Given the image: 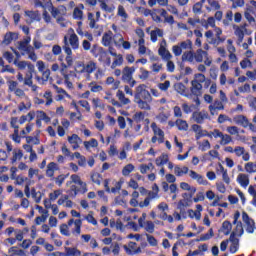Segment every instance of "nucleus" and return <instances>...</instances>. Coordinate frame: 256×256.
<instances>
[{"label": "nucleus", "instance_id": "473e14b6", "mask_svg": "<svg viewBox=\"0 0 256 256\" xmlns=\"http://www.w3.org/2000/svg\"><path fill=\"white\" fill-rule=\"evenodd\" d=\"M169 163V155L162 154L155 160V164L157 167H162V165H167Z\"/></svg>", "mask_w": 256, "mask_h": 256}, {"label": "nucleus", "instance_id": "338daca9", "mask_svg": "<svg viewBox=\"0 0 256 256\" xmlns=\"http://www.w3.org/2000/svg\"><path fill=\"white\" fill-rule=\"evenodd\" d=\"M205 79H207V77H205V74L203 73H198L194 75V80L197 83H199L200 85H202L203 81H205Z\"/></svg>", "mask_w": 256, "mask_h": 256}, {"label": "nucleus", "instance_id": "680f3d73", "mask_svg": "<svg viewBox=\"0 0 256 256\" xmlns=\"http://www.w3.org/2000/svg\"><path fill=\"white\" fill-rule=\"evenodd\" d=\"M44 99H46V107H49V105L53 103V94L51 93V91H46L44 93Z\"/></svg>", "mask_w": 256, "mask_h": 256}, {"label": "nucleus", "instance_id": "20e7f679", "mask_svg": "<svg viewBox=\"0 0 256 256\" xmlns=\"http://www.w3.org/2000/svg\"><path fill=\"white\" fill-rule=\"evenodd\" d=\"M59 169V164H57L56 162L48 163L46 167V177H49L51 181H55L58 187H61V185L65 183V179L69 177V174H60L57 177H55V171H59Z\"/></svg>", "mask_w": 256, "mask_h": 256}, {"label": "nucleus", "instance_id": "79ce46f5", "mask_svg": "<svg viewBox=\"0 0 256 256\" xmlns=\"http://www.w3.org/2000/svg\"><path fill=\"white\" fill-rule=\"evenodd\" d=\"M116 59L112 62L111 69H115L116 67H121L123 65V55L122 54H117Z\"/></svg>", "mask_w": 256, "mask_h": 256}, {"label": "nucleus", "instance_id": "393cba45", "mask_svg": "<svg viewBox=\"0 0 256 256\" xmlns=\"http://www.w3.org/2000/svg\"><path fill=\"white\" fill-rule=\"evenodd\" d=\"M160 17H164V23H169V25H175V18L173 16H167V10L161 8L156 10Z\"/></svg>", "mask_w": 256, "mask_h": 256}, {"label": "nucleus", "instance_id": "6e6552de", "mask_svg": "<svg viewBox=\"0 0 256 256\" xmlns=\"http://www.w3.org/2000/svg\"><path fill=\"white\" fill-rule=\"evenodd\" d=\"M134 99H141L142 101H153L151 93L147 90V85L140 84L136 88V93L134 94Z\"/></svg>", "mask_w": 256, "mask_h": 256}, {"label": "nucleus", "instance_id": "a19ab883", "mask_svg": "<svg viewBox=\"0 0 256 256\" xmlns=\"http://www.w3.org/2000/svg\"><path fill=\"white\" fill-rule=\"evenodd\" d=\"M232 233H235V237H242L243 233H245V229H243V222L239 221L236 223V228Z\"/></svg>", "mask_w": 256, "mask_h": 256}, {"label": "nucleus", "instance_id": "7c9ffc66", "mask_svg": "<svg viewBox=\"0 0 256 256\" xmlns=\"http://www.w3.org/2000/svg\"><path fill=\"white\" fill-rule=\"evenodd\" d=\"M65 252L63 256H79L81 255V252L79 249L76 247H65L64 248Z\"/></svg>", "mask_w": 256, "mask_h": 256}, {"label": "nucleus", "instance_id": "c03bdc74", "mask_svg": "<svg viewBox=\"0 0 256 256\" xmlns=\"http://www.w3.org/2000/svg\"><path fill=\"white\" fill-rule=\"evenodd\" d=\"M88 21H89L90 29H98L97 27L98 20H95V14L88 12Z\"/></svg>", "mask_w": 256, "mask_h": 256}, {"label": "nucleus", "instance_id": "aec40b11", "mask_svg": "<svg viewBox=\"0 0 256 256\" xmlns=\"http://www.w3.org/2000/svg\"><path fill=\"white\" fill-rule=\"evenodd\" d=\"M229 241L231 243L229 248L230 253H237L239 251V238L235 237V232H231Z\"/></svg>", "mask_w": 256, "mask_h": 256}, {"label": "nucleus", "instance_id": "69168bd1", "mask_svg": "<svg viewBox=\"0 0 256 256\" xmlns=\"http://www.w3.org/2000/svg\"><path fill=\"white\" fill-rule=\"evenodd\" d=\"M240 67L241 69H247V67H253V63L251 62V60H249V58H244L240 62Z\"/></svg>", "mask_w": 256, "mask_h": 256}, {"label": "nucleus", "instance_id": "603ef678", "mask_svg": "<svg viewBox=\"0 0 256 256\" xmlns=\"http://www.w3.org/2000/svg\"><path fill=\"white\" fill-rule=\"evenodd\" d=\"M220 139V145H229L233 141V138L229 134L223 133Z\"/></svg>", "mask_w": 256, "mask_h": 256}, {"label": "nucleus", "instance_id": "423d86ee", "mask_svg": "<svg viewBox=\"0 0 256 256\" xmlns=\"http://www.w3.org/2000/svg\"><path fill=\"white\" fill-rule=\"evenodd\" d=\"M135 71H137V67H124V69L122 70L123 83H127L128 85H130V87H135V85H137V81L133 79V73H135Z\"/></svg>", "mask_w": 256, "mask_h": 256}, {"label": "nucleus", "instance_id": "0e129e2a", "mask_svg": "<svg viewBox=\"0 0 256 256\" xmlns=\"http://www.w3.org/2000/svg\"><path fill=\"white\" fill-rule=\"evenodd\" d=\"M199 149L200 151H207L211 149V143L209 142V140H203V142L199 144Z\"/></svg>", "mask_w": 256, "mask_h": 256}, {"label": "nucleus", "instance_id": "bf43d9fd", "mask_svg": "<svg viewBox=\"0 0 256 256\" xmlns=\"http://www.w3.org/2000/svg\"><path fill=\"white\" fill-rule=\"evenodd\" d=\"M60 233L64 235V237H70L71 232H69V226L67 224L60 225Z\"/></svg>", "mask_w": 256, "mask_h": 256}, {"label": "nucleus", "instance_id": "5701e85b", "mask_svg": "<svg viewBox=\"0 0 256 256\" xmlns=\"http://www.w3.org/2000/svg\"><path fill=\"white\" fill-rule=\"evenodd\" d=\"M17 39H19V33L17 32H7L4 35V39L2 41L3 45H11V43H13V41H17Z\"/></svg>", "mask_w": 256, "mask_h": 256}, {"label": "nucleus", "instance_id": "4be33fe9", "mask_svg": "<svg viewBox=\"0 0 256 256\" xmlns=\"http://www.w3.org/2000/svg\"><path fill=\"white\" fill-rule=\"evenodd\" d=\"M253 15H255V9L253 6L247 7L244 12V17L246 21H248L249 25H255L256 23L255 17H253Z\"/></svg>", "mask_w": 256, "mask_h": 256}, {"label": "nucleus", "instance_id": "09e8293b", "mask_svg": "<svg viewBox=\"0 0 256 256\" xmlns=\"http://www.w3.org/2000/svg\"><path fill=\"white\" fill-rule=\"evenodd\" d=\"M91 181L96 185H101V181H103V176L100 173L95 172L91 175Z\"/></svg>", "mask_w": 256, "mask_h": 256}, {"label": "nucleus", "instance_id": "2f4dec72", "mask_svg": "<svg viewBox=\"0 0 256 256\" xmlns=\"http://www.w3.org/2000/svg\"><path fill=\"white\" fill-rule=\"evenodd\" d=\"M116 97H118L120 104L123 105H129L131 103V100L127 97H125V93H123V90H118L116 93Z\"/></svg>", "mask_w": 256, "mask_h": 256}, {"label": "nucleus", "instance_id": "f03ea898", "mask_svg": "<svg viewBox=\"0 0 256 256\" xmlns=\"http://www.w3.org/2000/svg\"><path fill=\"white\" fill-rule=\"evenodd\" d=\"M174 173L176 177H183V175H187L189 173V177H191L194 181H197L198 185H209V181L205 179V177L199 173H197L195 170H189V167H179L175 166Z\"/></svg>", "mask_w": 256, "mask_h": 256}, {"label": "nucleus", "instance_id": "de8ad7c7", "mask_svg": "<svg viewBox=\"0 0 256 256\" xmlns=\"http://www.w3.org/2000/svg\"><path fill=\"white\" fill-rule=\"evenodd\" d=\"M64 46L62 47L63 51L66 53V55H73V50L69 46V40L67 36H64Z\"/></svg>", "mask_w": 256, "mask_h": 256}, {"label": "nucleus", "instance_id": "cd10ccee", "mask_svg": "<svg viewBox=\"0 0 256 256\" xmlns=\"http://www.w3.org/2000/svg\"><path fill=\"white\" fill-rule=\"evenodd\" d=\"M158 53L160 57H162V59H164L165 61H169L173 57V55H171V52H169V50H167V48L163 46L158 49Z\"/></svg>", "mask_w": 256, "mask_h": 256}, {"label": "nucleus", "instance_id": "412c9836", "mask_svg": "<svg viewBox=\"0 0 256 256\" xmlns=\"http://www.w3.org/2000/svg\"><path fill=\"white\" fill-rule=\"evenodd\" d=\"M180 189H183V191H191V193H184L182 195V197L185 199V197H189V199H191V197H193V195H195V193L197 192V188L192 187L191 185H189V183L187 182H181L180 183Z\"/></svg>", "mask_w": 256, "mask_h": 256}, {"label": "nucleus", "instance_id": "2eb2a0df", "mask_svg": "<svg viewBox=\"0 0 256 256\" xmlns=\"http://www.w3.org/2000/svg\"><path fill=\"white\" fill-rule=\"evenodd\" d=\"M69 32V44L72 47V49L74 51H77V49H79V36H77V34H75V30H73V28H70L68 30Z\"/></svg>", "mask_w": 256, "mask_h": 256}, {"label": "nucleus", "instance_id": "052dcab7", "mask_svg": "<svg viewBox=\"0 0 256 256\" xmlns=\"http://www.w3.org/2000/svg\"><path fill=\"white\" fill-rule=\"evenodd\" d=\"M117 15L119 17H122V19H128L129 18V14H127V11H125V7H123V5H119L118 6V13Z\"/></svg>", "mask_w": 256, "mask_h": 256}, {"label": "nucleus", "instance_id": "b1692460", "mask_svg": "<svg viewBox=\"0 0 256 256\" xmlns=\"http://www.w3.org/2000/svg\"><path fill=\"white\" fill-rule=\"evenodd\" d=\"M210 111V115H217V111H223L225 109V105H223L222 101L216 100L213 105L208 107Z\"/></svg>", "mask_w": 256, "mask_h": 256}, {"label": "nucleus", "instance_id": "774afa93", "mask_svg": "<svg viewBox=\"0 0 256 256\" xmlns=\"http://www.w3.org/2000/svg\"><path fill=\"white\" fill-rule=\"evenodd\" d=\"M73 18L78 19V20L83 19V11L81 9L77 8V7L74 8Z\"/></svg>", "mask_w": 256, "mask_h": 256}, {"label": "nucleus", "instance_id": "72a5a7b5", "mask_svg": "<svg viewBox=\"0 0 256 256\" xmlns=\"http://www.w3.org/2000/svg\"><path fill=\"white\" fill-rule=\"evenodd\" d=\"M189 203L187 200L183 199L178 202L177 209L180 210V215H182L183 219H187V216L185 215V207H188Z\"/></svg>", "mask_w": 256, "mask_h": 256}, {"label": "nucleus", "instance_id": "6ab92c4d", "mask_svg": "<svg viewBox=\"0 0 256 256\" xmlns=\"http://www.w3.org/2000/svg\"><path fill=\"white\" fill-rule=\"evenodd\" d=\"M191 129L194 133H196L195 135V139L196 141H199V139L203 138V137H207V130H203V127H201V125L199 124H193L191 126Z\"/></svg>", "mask_w": 256, "mask_h": 256}, {"label": "nucleus", "instance_id": "e433bc0d", "mask_svg": "<svg viewBox=\"0 0 256 256\" xmlns=\"http://www.w3.org/2000/svg\"><path fill=\"white\" fill-rule=\"evenodd\" d=\"M179 46L184 51H193V41H191V39L180 42Z\"/></svg>", "mask_w": 256, "mask_h": 256}, {"label": "nucleus", "instance_id": "c9c22d12", "mask_svg": "<svg viewBox=\"0 0 256 256\" xmlns=\"http://www.w3.org/2000/svg\"><path fill=\"white\" fill-rule=\"evenodd\" d=\"M175 125L178 128V131H188L189 129V124L183 119H177Z\"/></svg>", "mask_w": 256, "mask_h": 256}, {"label": "nucleus", "instance_id": "9d476101", "mask_svg": "<svg viewBox=\"0 0 256 256\" xmlns=\"http://www.w3.org/2000/svg\"><path fill=\"white\" fill-rule=\"evenodd\" d=\"M14 181H16V185H23V183L26 182L24 193L26 197H31V180L28 177L18 175L14 178Z\"/></svg>", "mask_w": 256, "mask_h": 256}, {"label": "nucleus", "instance_id": "a878e982", "mask_svg": "<svg viewBox=\"0 0 256 256\" xmlns=\"http://www.w3.org/2000/svg\"><path fill=\"white\" fill-rule=\"evenodd\" d=\"M70 179L72 181V183H75L76 185H80V187H82V189L84 190V192H87V183L83 182L81 180V177H79V175L77 174H72L70 176Z\"/></svg>", "mask_w": 256, "mask_h": 256}, {"label": "nucleus", "instance_id": "5fc2aeb1", "mask_svg": "<svg viewBox=\"0 0 256 256\" xmlns=\"http://www.w3.org/2000/svg\"><path fill=\"white\" fill-rule=\"evenodd\" d=\"M145 120V112H136L133 115V121H135V123H141V121Z\"/></svg>", "mask_w": 256, "mask_h": 256}, {"label": "nucleus", "instance_id": "39448f33", "mask_svg": "<svg viewBox=\"0 0 256 256\" xmlns=\"http://www.w3.org/2000/svg\"><path fill=\"white\" fill-rule=\"evenodd\" d=\"M34 7H36V9H39V7L41 9H48L54 19H57V16L61 15V11L57 7L53 6V2H51V0L46 2L34 0Z\"/></svg>", "mask_w": 256, "mask_h": 256}, {"label": "nucleus", "instance_id": "4468645a", "mask_svg": "<svg viewBox=\"0 0 256 256\" xmlns=\"http://www.w3.org/2000/svg\"><path fill=\"white\" fill-rule=\"evenodd\" d=\"M234 123H236V125H240L241 127H244V129H247V127H249L250 129H253V127H255L253 125V123L249 122V119H247L246 116L244 115H237L233 118Z\"/></svg>", "mask_w": 256, "mask_h": 256}, {"label": "nucleus", "instance_id": "e2e57ef3", "mask_svg": "<svg viewBox=\"0 0 256 256\" xmlns=\"http://www.w3.org/2000/svg\"><path fill=\"white\" fill-rule=\"evenodd\" d=\"M14 65H17L18 69H20V71H23L24 69L27 68V66L29 65V62L14 60Z\"/></svg>", "mask_w": 256, "mask_h": 256}, {"label": "nucleus", "instance_id": "13d9d810", "mask_svg": "<svg viewBox=\"0 0 256 256\" xmlns=\"http://www.w3.org/2000/svg\"><path fill=\"white\" fill-rule=\"evenodd\" d=\"M67 193L68 197H72L73 199H75V197H77V193H79V188H77L76 185H72Z\"/></svg>", "mask_w": 256, "mask_h": 256}, {"label": "nucleus", "instance_id": "7ed1b4c3", "mask_svg": "<svg viewBox=\"0 0 256 256\" xmlns=\"http://www.w3.org/2000/svg\"><path fill=\"white\" fill-rule=\"evenodd\" d=\"M90 53L94 59H98L99 63H104V67H111V57L109 52L105 48L94 44L90 50Z\"/></svg>", "mask_w": 256, "mask_h": 256}, {"label": "nucleus", "instance_id": "f8f14e48", "mask_svg": "<svg viewBox=\"0 0 256 256\" xmlns=\"http://www.w3.org/2000/svg\"><path fill=\"white\" fill-rule=\"evenodd\" d=\"M192 119L198 125H203V123H205V120L209 119V112L205 111V110L195 111V112L192 113Z\"/></svg>", "mask_w": 256, "mask_h": 256}, {"label": "nucleus", "instance_id": "864d4df0", "mask_svg": "<svg viewBox=\"0 0 256 256\" xmlns=\"http://www.w3.org/2000/svg\"><path fill=\"white\" fill-rule=\"evenodd\" d=\"M68 141L71 145H74V149H77L79 147L78 141H79V135L72 134V136L68 137Z\"/></svg>", "mask_w": 256, "mask_h": 256}, {"label": "nucleus", "instance_id": "4d7b16f0", "mask_svg": "<svg viewBox=\"0 0 256 256\" xmlns=\"http://www.w3.org/2000/svg\"><path fill=\"white\" fill-rule=\"evenodd\" d=\"M98 146H99V142L95 138H92L90 141H85L84 142V147L86 149H89V147L95 148V147H98Z\"/></svg>", "mask_w": 256, "mask_h": 256}, {"label": "nucleus", "instance_id": "a211bd4d", "mask_svg": "<svg viewBox=\"0 0 256 256\" xmlns=\"http://www.w3.org/2000/svg\"><path fill=\"white\" fill-rule=\"evenodd\" d=\"M174 90L179 93L180 95H183V97H188L190 99L191 94H189V89H187V86L183 84V82H177L174 84Z\"/></svg>", "mask_w": 256, "mask_h": 256}, {"label": "nucleus", "instance_id": "8fccbe9b", "mask_svg": "<svg viewBox=\"0 0 256 256\" xmlns=\"http://www.w3.org/2000/svg\"><path fill=\"white\" fill-rule=\"evenodd\" d=\"M246 173H256V163L247 162L244 166Z\"/></svg>", "mask_w": 256, "mask_h": 256}, {"label": "nucleus", "instance_id": "9b49d317", "mask_svg": "<svg viewBox=\"0 0 256 256\" xmlns=\"http://www.w3.org/2000/svg\"><path fill=\"white\" fill-rule=\"evenodd\" d=\"M65 61L67 64H65L64 62L61 63V70L60 73L61 75H63L64 79H65V83H67L69 81V74H67V67H73V55H67L65 58Z\"/></svg>", "mask_w": 256, "mask_h": 256}, {"label": "nucleus", "instance_id": "6e6d98bb", "mask_svg": "<svg viewBox=\"0 0 256 256\" xmlns=\"http://www.w3.org/2000/svg\"><path fill=\"white\" fill-rule=\"evenodd\" d=\"M144 229L147 233H155V223L153 221H146Z\"/></svg>", "mask_w": 256, "mask_h": 256}, {"label": "nucleus", "instance_id": "4c0bfd02", "mask_svg": "<svg viewBox=\"0 0 256 256\" xmlns=\"http://www.w3.org/2000/svg\"><path fill=\"white\" fill-rule=\"evenodd\" d=\"M26 17H29L31 21H41V17L39 16V11H33V10H28L25 11Z\"/></svg>", "mask_w": 256, "mask_h": 256}, {"label": "nucleus", "instance_id": "37998d69", "mask_svg": "<svg viewBox=\"0 0 256 256\" xmlns=\"http://www.w3.org/2000/svg\"><path fill=\"white\" fill-rule=\"evenodd\" d=\"M133 171H135V166L133 164H127L122 169V175L124 177H128V175H131V173H133Z\"/></svg>", "mask_w": 256, "mask_h": 256}, {"label": "nucleus", "instance_id": "a18cd8bd", "mask_svg": "<svg viewBox=\"0 0 256 256\" xmlns=\"http://www.w3.org/2000/svg\"><path fill=\"white\" fill-rule=\"evenodd\" d=\"M8 253H13L14 256H26L25 250L23 249H17V246H12L9 248Z\"/></svg>", "mask_w": 256, "mask_h": 256}, {"label": "nucleus", "instance_id": "ea45409f", "mask_svg": "<svg viewBox=\"0 0 256 256\" xmlns=\"http://www.w3.org/2000/svg\"><path fill=\"white\" fill-rule=\"evenodd\" d=\"M206 0H201L200 2H197L193 5L192 11L196 15H201L203 13V4Z\"/></svg>", "mask_w": 256, "mask_h": 256}, {"label": "nucleus", "instance_id": "f704fd0d", "mask_svg": "<svg viewBox=\"0 0 256 256\" xmlns=\"http://www.w3.org/2000/svg\"><path fill=\"white\" fill-rule=\"evenodd\" d=\"M24 53H27L28 59L31 61H37V54L35 53V48H33V46L28 45V47L24 50Z\"/></svg>", "mask_w": 256, "mask_h": 256}, {"label": "nucleus", "instance_id": "c756f323", "mask_svg": "<svg viewBox=\"0 0 256 256\" xmlns=\"http://www.w3.org/2000/svg\"><path fill=\"white\" fill-rule=\"evenodd\" d=\"M134 101L135 103H137L139 109H144L145 111H151V106L149 105L151 101L135 99V98H134Z\"/></svg>", "mask_w": 256, "mask_h": 256}, {"label": "nucleus", "instance_id": "3c124183", "mask_svg": "<svg viewBox=\"0 0 256 256\" xmlns=\"http://www.w3.org/2000/svg\"><path fill=\"white\" fill-rule=\"evenodd\" d=\"M112 40H113V37H111L110 34L104 33V35L102 36V45L104 47H109V45H111Z\"/></svg>", "mask_w": 256, "mask_h": 256}, {"label": "nucleus", "instance_id": "dca6fc26", "mask_svg": "<svg viewBox=\"0 0 256 256\" xmlns=\"http://www.w3.org/2000/svg\"><path fill=\"white\" fill-rule=\"evenodd\" d=\"M97 70V62L89 61L86 65H83V68L80 73H87V79H91V73Z\"/></svg>", "mask_w": 256, "mask_h": 256}, {"label": "nucleus", "instance_id": "bb28decb", "mask_svg": "<svg viewBox=\"0 0 256 256\" xmlns=\"http://www.w3.org/2000/svg\"><path fill=\"white\" fill-rule=\"evenodd\" d=\"M237 183H239L241 187L246 189V187H249V175L239 174L237 177Z\"/></svg>", "mask_w": 256, "mask_h": 256}, {"label": "nucleus", "instance_id": "58836bf2", "mask_svg": "<svg viewBox=\"0 0 256 256\" xmlns=\"http://www.w3.org/2000/svg\"><path fill=\"white\" fill-rule=\"evenodd\" d=\"M12 155H13L11 158L12 165L17 163V161H21V159H23V151L22 150H13Z\"/></svg>", "mask_w": 256, "mask_h": 256}, {"label": "nucleus", "instance_id": "49530a36", "mask_svg": "<svg viewBox=\"0 0 256 256\" xmlns=\"http://www.w3.org/2000/svg\"><path fill=\"white\" fill-rule=\"evenodd\" d=\"M214 235L213 228H210L208 233L202 234L196 241H209Z\"/></svg>", "mask_w": 256, "mask_h": 256}, {"label": "nucleus", "instance_id": "c85d7f7f", "mask_svg": "<svg viewBox=\"0 0 256 256\" xmlns=\"http://www.w3.org/2000/svg\"><path fill=\"white\" fill-rule=\"evenodd\" d=\"M232 229H233V224H231V222L229 220H225L222 223V227H221L220 231H222V233L224 235H230Z\"/></svg>", "mask_w": 256, "mask_h": 256}, {"label": "nucleus", "instance_id": "ddd939ff", "mask_svg": "<svg viewBox=\"0 0 256 256\" xmlns=\"http://www.w3.org/2000/svg\"><path fill=\"white\" fill-rule=\"evenodd\" d=\"M189 95H191V97H201V95H203V84L192 80Z\"/></svg>", "mask_w": 256, "mask_h": 256}, {"label": "nucleus", "instance_id": "0eeeda50", "mask_svg": "<svg viewBox=\"0 0 256 256\" xmlns=\"http://www.w3.org/2000/svg\"><path fill=\"white\" fill-rule=\"evenodd\" d=\"M151 129L154 133V136L151 138V143H159V145L165 143V132L157 126V123L153 122L151 124Z\"/></svg>", "mask_w": 256, "mask_h": 256}, {"label": "nucleus", "instance_id": "f257e3e1", "mask_svg": "<svg viewBox=\"0 0 256 256\" xmlns=\"http://www.w3.org/2000/svg\"><path fill=\"white\" fill-rule=\"evenodd\" d=\"M206 67H211L213 60L209 58V53L201 48L196 50V52L193 51H186L182 54V61L185 63H203Z\"/></svg>", "mask_w": 256, "mask_h": 256}, {"label": "nucleus", "instance_id": "f3484780", "mask_svg": "<svg viewBox=\"0 0 256 256\" xmlns=\"http://www.w3.org/2000/svg\"><path fill=\"white\" fill-rule=\"evenodd\" d=\"M75 225V229L72 230L73 235L79 236L81 235V227L83 225V221L81 219H70L68 221V224H66L68 227H71V225Z\"/></svg>", "mask_w": 256, "mask_h": 256}, {"label": "nucleus", "instance_id": "1a4fd4ad", "mask_svg": "<svg viewBox=\"0 0 256 256\" xmlns=\"http://www.w3.org/2000/svg\"><path fill=\"white\" fill-rule=\"evenodd\" d=\"M242 221L245 224L246 233H249L250 235L255 233V220L249 217V214L245 211L242 212Z\"/></svg>", "mask_w": 256, "mask_h": 256}]
</instances>
